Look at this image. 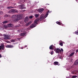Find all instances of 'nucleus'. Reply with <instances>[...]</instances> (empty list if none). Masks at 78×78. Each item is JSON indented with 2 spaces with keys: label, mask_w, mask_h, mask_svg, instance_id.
<instances>
[{
  "label": "nucleus",
  "mask_w": 78,
  "mask_h": 78,
  "mask_svg": "<svg viewBox=\"0 0 78 78\" xmlns=\"http://www.w3.org/2000/svg\"><path fill=\"white\" fill-rule=\"evenodd\" d=\"M22 16L21 15H13L12 16V18L13 19V21L16 22L18 20L22 18Z\"/></svg>",
  "instance_id": "obj_1"
},
{
  "label": "nucleus",
  "mask_w": 78,
  "mask_h": 78,
  "mask_svg": "<svg viewBox=\"0 0 78 78\" xmlns=\"http://www.w3.org/2000/svg\"><path fill=\"white\" fill-rule=\"evenodd\" d=\"M49 12V11H48V12H47V13H46L45 16L44 14H42V15H41L40 17V21H41L42 20L45 19L48 16Z\"/></svg>",
  "instance_id": "obj_2"
},
{
  "label": "nucleus",
  "mask_w": 78,
  "mask_h": 78,
  "mask_svg": "<svg viewBox=\"0 0 78 78\" xmlns=\"http://www.w3.org/2000/svg\"><path fill=\"white\" fill-rule=\"evenodd\" d=\"M3 36L4 37V39L5 40L10 39V38L9 37H10V35H8L6 34H4Z\"/></svg>",
  "instance_id": "obj_3"
},
{
  "label": "nucleus",
  "mask_w": 78,
  "mask_h": 78,
  "mask_svg": "<svg viewBox=\"0 0 78 78\" xmlns=\"http://www.w3.org/2000/svg\"><path fill=\"white\" fill-rule=\"evenodd\" d=\"M19 9H26L25 5H19Z\"/></svg>",
  "instance_id": "obj_4"
},
{
  "label": "nucleus",
  "mask_w": 78,
  "mask_h": 78,
  "mask_svg": "<svg viewBox=\"0 0 78 78\" xmlns=\"http://www.w3.org/2000/svg\"><path fill=\"white\" fill-rule=\"evenodd\" d=\"M5 48V47L4 46V44H1V45L0 46V50L2 49V50H4V48Z\"/></svg>",
  "instance_id": "obj_5"
},
{
  "label": "nucleus",
  "mask_w": 78,
  "mask_h": 78,
  "mask_svg": "<svg viewBox=\"0 0 78 78\" xmlns=\"http://www.w3.org/2000/svg\"><path fill=\"white\" fill-rule=\"evenodd\" d=\"M44 10V9L43 8H40L38 9V11L40 13H42Z\"/></svg>",
  "instance_id": "obj_6"
},
{
  "label": "nucleus",
  "mask_w": 78,
  "mask_h": 78,
  "mask_svg": "<svg viewBox=\"0 0 78 78\" xmlns=\"http://www.w3.org/2000/svg\"><path fill=\"white\" fill-rule=\"evenodd\" d=\"M55 48V47L54 46H53V45H51L50 48L49 49L50 50H53Z\"/></svg>",
  "instance_id": "obj_7"
},
{
  "label": "nucleus",
  "mask_w": 78,
  "mask_h": 78,
  "mask_svg": "<svg viewBox=\"0 0 78 78\" xmlns=\"http://www.w3.org/2000/svg\"><path fill=\"white\" fill-rule=\"evenodd\" d=\"M36 25H37L36 24H34V23L30 25V28H33L35 27L36 26Z\"/></svg>",
  "instance_id": "obj_8"
},
{
  "label": "nucleus",
  "mask_w": 78,
  "mask_h": 78,
  "mask_svg": "<svg viewBox=\"0 0 78 78\" xmlns=\"http://www.w3.org/2000/svg\"><path fill=\"white\" fill-rule=\"evenodd\" d=\"M72 73L74 74H78V70L73 71Z\"/></svg>",
  "instance_id": "obj_9"
},
{
  "label": "nucleus",
  "mask_w": 78,
  "mask_h": 78,
  "mask_svg": "<svg viewBox=\"0 0 78 78\" xmlns=\"http://www.w3.org/2000/svg\"><path fill=\"white\" fill-rule=\"evenodd\" d=\"M54 50L55 51V52L56 53H61L62 52V51H61L60 50H58L55 49H54Z\"/></svg>",
  "instance_id": "obj_10"
},
{
  "label": "nucleus",
  "mask_w": 78,
  "mask_h": 78,
  "mask_svg": "<svg viewBox=\"0 0 78 78\" xmlns=\"http://www.w3.org/2000/svg\"><path fill=\"white\" fill-rule=\"evenodd\" d=\"M39 19L38 18H37L34 21V24H37V22L39 20Z\"/></svg>",
  "instance_id": "obj_11"
},
{
  "label": "nucleus",
  "mask_w": 78,
  "mask_h": 78,
  "mask_svg": "<svg viewBox=\"0 0 78 78\" xmlns=\"http://www.w3.org/2000/svg\"><path fill=\"white\" fill-rule=\"evenodd\" d=\"M5 47L7 48H12L14 46L12 45H7L5 46Z\"/></svg>",
  "instance_id": "obj_12"
},
{
  "label": "nucleus",
  "mask_w": 78,
  "mask_h": 78,
  "mask_svg": "<svg viewBox=\"0 0 78 78\" xmlns=\"http://www.w3.org/2000/svg\"><path fill=\"white\" fill-rule=\"evenodd\" d=\"M29 17H26L25 19V22L26 23L29 20Z\"/></svg>",
  "instance_id": "obj_13"
},
{
  "label": "nucleus",
  "mask_w": 78,
  "mask_h": 78,
  "mask_svg": "<svg viewBox=\"0 0 78 78\" xmlns=\"http://www.w3.org/2000/svg\"><path fill=\"white\" fill-rule=\"evenodd\" d=\"M15 12V11L14 9H12V10H9V11L8 12V13L13 12Z\"/></svg>",
  "instance_id": "obj_14"
},
{
  "label": "nucleus",
  "mask_w": 78,
  "mask_h": 78,
  "mask_svg": "<svg viewBox=\"0 0 78 78\" xmlns=\"http://www.w3.org/2000/svg\"><path fill=\"white\" fill-rule=\"evenodd\" d=\"M59 45L61 46H63V43H64V42H62V41H59Z\"/></svg>",
  "instance_id": "obj_15"
},
{
  "label": "nucleus",
  "mask_w": 78,
  "mask_h": 78,
  "mask_svg": "<svg viewBox=\"0 0 78 78\" xmlns=\"http://www.w3.org/2000/svg\"><path fill=\"white\" fill-rule=\"evenodd\" d=\"M54 49L58 50H59V51H62V52H63V49L62 48H61V49H60L59 48H57L56 49L55 48V49Z\"/></svg>",
  "instance_id": "obj_16"
},
{
  "label": "nucleus",
  "mask_w": 78,
  "mask_h": 78,
  "mask_svg": "<svg viewBox=\"0 0 78 78\" xmlns=\"http://www.w3.org/2000/svg\"><path fill=\"white\" fill-rule=\"evenodd\" d=\"M26 34V33H21L20 34V35L21 36H24Z\"/></svg>",
  "instance_id": "obj_17"
},
{
  "label": "nucleus",
  "mask_w": 78,
  "mask_h": 78,
  "mask_svg": "<svg viewBox=\"0 0 78 78\" xmlns=\"http://www.w3.org/2000/svg\"><path fill=\"white\" fill-rule=\"evenodd\" d=\"M31 23H32V21L29 22V23H27L26 25V26H27L30 25Z\"/></svg>",
  "instance_id": "obj_18"
},
{
  "label": "nucleus",
  "mask_w": 78,
  "mask_h": 78,
  "mask_svg": "<svg viewBox=\"0 0 78 78\" xmlns=\"http://www.w3.org/2000/svg\"><path fill=\"white\" fill-rule=\"evenodd\" d=\"M55 65H58L59 66L60 65L59 64L58 62H54Z\"/></svg>",
  "instance_id": "obj_19"
},
{
  "label": "nucleus",
  "mask_w": 78,
  "mask_h": 78,
  "mask_svg": "<svg viewBox=\"0 0 78 78\" xmlns=\"http://www.w3.org/2000/svg\"><path fill=\"white\" fill-rule=\"evenodd\" d=\"M24 29H22V30H18V32H24Z\"/></svg>",
  "instance_id": "obj_20"
},
{
  "label": "nucleus",
  "mask_w": 78,
  "mask_h": 78,
  "mask_svg": "<svg viewBox=\"0 0 78 78\" xmlns=\"http://www.w3.org/2000/svg\"><path fill=\"white\" fill-rule=\"evenodd\" d=\"M56 23H57V24L60 25H61L62 24V23H61L60 22H58V21L56 22Z\"/></svg>",
  "instance_id": "obj_21"
},
{
  "label": "nucleus",
  "mask_w": 78,
  "mask_h": 78,
  "mask_svg": "<svg viewBox=\"0 0 78 78\" xmlns=\"http://www.w3.org/2000/svg\"><path fill=\"white\" fill-rule=\"evenodd\" d=\"M74 65H78V59L76 61L74 62Z\"/></svg>",
  "instance_id": "obj_22"
},
{
  "label": "nucleus",
  "mask_w": 78,
  "mask_h": 78,
  "mask_svg": "<svg viewBox=\"0 0 78 78\" xmlns=\"http://www.w3.org/2000/svg\"><path fill=\"white\" fill-rule=\"evenodd\" d=\"M73 66H71V67H69V66H68V68H67V69H68V70H69L70 69H72L73 68Z\"/></svg>",
  "instance_id": "obj_23"
},
{
  "label": "nucleus",
  "mask_w": 78,
  "mask_h": 78,
  "mask_svg": "<svg viewBox=\"0 0 78 78\" xmlns=\"http://www.w3.org/2000/svg\"><path fill=\"white\" fill-rule=\"evenodd\" d=\"M39 14H35L34 15V16H35L36 18H38L39 16Z\"/></svg>",
  "instance_id": "obj_24"
},
{
  "label": "nucleus",
  "mask_w": 78,
  "mask_h": 78,
  "mask_svg": "<svg viewBox=\"0 0 78 78\" xmlns=\"http://www.w3.org/2000/svg\"><path fill=\"white\" fill-rule=\"evenodd\" d=\"M8 27H12L13 25L12 24H9L8 25Z\"/></svg>",
  "instance_id": "obj_25"
},
{
  "label": "nucleus",
  "mask_w": 78,
  "mask_h": 78,
  "mask_svg": "<svg viewBox=\"0 0 78 78\" xmlns=\"http://www.w3.org/2000/svg\"><path fill=\"white\" fill-rule=\"evenodd\" d=\"M74 54V52H72V53L70 54V55H69L70 57H71L72 56H73Z\"/></svg>",
  "instance_id": "obj_26"
},
{
  "label": "nucleus",
  "mask_w": 78,
  "mask_h": 78,
  "mask_svg": "<svg viewBox=\"0 0 78 78\" xmlns=\"http://www.w3.org/2000/svg\"><path fill=\"white\" fill-rule=\"evenodd\" d=\"M13 8V7H12V6H9V7H7V9H11V8Z\"/></svg>",
  "instance_id": "obj_27"
},
{
  "label": "nucleus",
  "mask_w": 78,
  "mask_h": 78,
  "mask_svg": "<svg viewBox=\"0 0 78 78\" xmlns=\"http://www.w3.org/2000/svg\"><path fill=\"white\" fill-rule=\"evenodd\" d=\"M24 2H25L26 3H28L29 2V0H24Z\"/></svg>",
  "instance_id": "obj_28"
},
{
  "label": "nucleus",
  "mask_w": 78,
  "mask_h": 78,
  "mask_svg": "<svg viewBox=\"0 0 78 78\" xmlns=\"http://www.w3.org/2000/svg\"><path fill=\"white\" fill-rule=\"evenodd\" d=\"M8 22L7 21H5L3 22V24H5V23H8Z\"/></svg>",
  "instance_id": "obj_29"
},
{
  "label": "nucleus",
  "mask_w": 78,
  "mask_h": 78,
  "mask_svg": "<svg viewBox=\"0 0 78 78\" xmlns=\"http://www.w3.org/2000/svg\"><path fill=\"white\" fill-rule=\"evenodd\" d=\"M75 34H76L78 35V30L76 31V32H75Z\"/></svg>",
  "instance_id": "obj_30"
},
{
  "label": "nucleus",
  "mask_w": 78,
  "mask_h": 78,
  "mask_svg": "<svg viewBox=\"0 0 78 78\" xmlns=\"http://www.w3.org/2000/svg\"><path fill=\"white\" fill-rule=\"evenodd\" d=\"M50 54H51V55H52L53 54V51H51V52H50Z\"/></svg>",
  "instance_id": "obj_31"
},
{
  "label": "nucleus",
  "mask_w": 78,
  "mask_h": 78,
  "mask_svg": "<svg viewBox=\"0 0 78 78\" xmlns=\"http://www.w3.org/2000/svg\"><path fill=\"white\" fill-rule=\"evenodd\" d=\"M77 77V76H73L72 78H76Z\"/></svg>",
  "instance_id": "obj_32"
},
{
  "label": "nucleus",
  "mask_w": 78,
  "mask_h": 78,
  "mask_svg": "<svg viewBox=\"0 0 78 78\" xmlns=\"http://www.w3.org/2000/svg\"><path fill=\"white\" fill-rule=\"evenodd\" d=\"M11 42H15V40H13V39L11 40Z\"/></svg>",
  "instance_id": "obj_33"
},
{
  "label": "nucleus",
  "mask_w": 78,
  "mask_h": 78,
  "mask_svg": "<svg viewBox=\"0 0 78 78\" xmlns=\"http://www.w3.org/2000/svg\"><path fill=\"white\" fill-rule=\"evenodd\" d=\"M32 18H33V16H30L29 17V18L30 19H31Z\"/></svg>",
  "instance_id": "obj_34"
},
{
  "label": "nucleus",
  "mask_w": 78,
  "mask_h": 78,
  "mask_svg": "<svg viewBox=\"0 0 78 78\" xmlns=\"http://www.w3.org/2000/svg\"><path fill=\"white\" fill-rule=\"evenodd\" d=\"M8 16L7 15H5V17H7Z\"/></svg>",
  "instance_id": "obj_35"
},
{
  "label": "nucleus",
  "mask_w": 78,
  "mask_h": 78,
  "mask_svg": "<svg viewBox=\"0 0 78 78\" xmlns=\"http://www.w3.org/2000/svg\"><path fill=\"white\" fill-rule=\"evenodd\" d=\"M5 42L7 43H10V42L8 41H5Z\"/></svg>",
  "instance_id": "obj_36"
},
{
  "label": "nucleus",
  "mask_w": 78,
  "mask_h": 78,
  "mask_svg": "<svg viewBox=\"0 0 78 78\" xmlns=\"http://www.w3.org/2000/svg\"><path fill=\"white\" fill-rule=\"evenodd\" d=\"M71 62H73V59L72 58L71 59Z\"/></svg>",
  "instance_id": "obj_37"
},
{
  "label": "nucleus",
  "mask_w": 78,
  "mask_h": 78,
  "mask_svg": "<svg viewBox=\"0 0 78 78\" xmlns=\"http://www.w3.org/2000/svg\"><path fill=\"white\" fill-rule=\"evenodd\" d=\"M2 57V55H1V54H0V58H1Z\"/></svg>",
  "instance_id": "obj_38"
},
{
  "label": "nucleus",
  "mask_w": 78,
  "mask_h": 78,
  "mask_svg": "<svg viewBox=\"0 0 78 78\" xmlns=\"http://www.w3.org/2000/svg\"><path fill=\"white\" fill-rule=\"evenodd\" d=\"M76 52H78V49L76 50Z\"/></svg>",
  "instance_id": "obj_39"
},
{
  "label": "nucleus",
  "mask_w": 78,
  "mask_h": 78,
  "mask_svg": "<svg viewBox=\"0 0 78 78\" xmlns=\"http://www.w3.org/2000/svg\"><path fill=\"white\" fill-rule=\"evenodd\" d=\"M25 47H27V45H25Z\"/></svg>",
  "instance_id": "obj_40"
},
{
  "label": "nucleus",
  "mask_w": 78,
  "mask_h": 78,
  "mask_svg": "<svg viewBox=\"0 0 78 78\" xmlns=\"http://www.w3.org/2000/svg\"><path fill=\"white\" fill-rule=\"evenodd\" d=\"M16 12H18V11H16Z\"/></svg>",
  "instance_id": "obj_41"
},
{
  "label": "nucleus",
  "mask_w": 78,
  "mask_h": 78,
  "mask_svg": "<svg viewBox=\"0 0 78 78\" xmlns=\"http://www.w3.org/2000/svg\"><path fill=\"white\" fill-rule=\"evenodd\" d=\"M77 1H78V0H76V2H77Z\"/></svg>",
  "instance_id": "obj_42"
},
{
  "label": "nucleus",
  "mask_w": 78,
  "mask_h": 78,
  "mask_svg": "<svg viewBox=\"0 0 78 78\" xmlns=\"http://www.w3.org/2000/svg\"><path fill=\"white\" fill-rule=\"evenodd\" d=\"M66 78H69V77H67Z\"/></svg>",
  "instance_id": "obj_43"
},
{
  "label": "nucleus",
  "mask_w": 78,
  "mask_h": 78,
  "mask_svg": "<svg viewBox=\"0 0 78 78\" xmlns=\"http://www.w3.org/2000/svg\"><path fill=\"white\" fill-rule=\"evenodd\" d=\"M18 27V26H16L15 27Z\"/></svg>",
  "instance_id": "obj_44"
},
{
  "label": "nucleus",
  "mask_w": 78,
  "mask_h": 78,
  "mask_svg": "<svg viewBox=\"0 0 78 78\" xmlns=\"http://www.w3.org/2000/svg\"><path fill=\"white\" fill-rule=\"evenodd\" d=\"M22 4V2L21 3H20V4Z\"/></svg>",
  "instance_id": "obj_45"
},
{
  "label": "nucleus",
  "mask_w": 78,
  "mask_h": 78,
  "mask_svg": "<svg viewBox=\"0 0 78 78\" xmlns=\"http://www.w3.org/2000/svg\"><path fill=\"white\" fill-rule=\"evenodd\" d=\"M23 49V48H22V49Z\"/></svg>",
  "instance_id": "obj_46"
},
{
  "label": "nucleus",
  "mask_w": 78,
  "mask_h": 78,
  "mask_svg": "<svg viewBox=\"0 0 78 78\" xmlns=\"http://www.w3.org/2000/svg\"><path fill=\"white\" fill-rule=\"evenodd\" d=\"M25 10H24V11Z\"/></svg>",
  "instance_id": "obj_47"
},
{
  "label": "nucleus",
  "mask_w": 78,
  "mask_h": 78,
  "mask_svg": "<svg viewBox=\"0 0 78 78\" xmlns=\"http://www.w3.org/2000/svg\"><path fill=\"white\" fill-rule=\"evenodd\" d=\"M0 39H1V38H0Z\"/></svg>",
  "instance_id": "obj_48"
}]
</instances>
